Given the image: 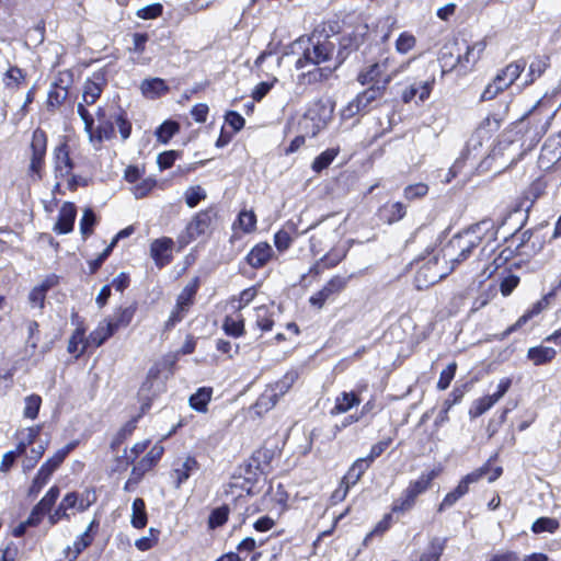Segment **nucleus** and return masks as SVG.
Returning a JSON list of instances; mask_svg holds the SVG:
<instances>
[{"label":"nucleus","mask_w":561,"mask_h":561,"mask_svg":"<svg viewBox=\"0 0 561 561\" xmlns=\"http://www.w3.org/2000/svg\"><path fill=\"white\" fill-rule=\"evenodd\" d=\"M499 228L492 219H483L468 229H465L446 243L442 252L445 262L451 264V268H456L460 263L466 261L474 249L482 245L481 253L493 251L492 244L497 240Z\"/></svg>","instance_id":"1"},{"label":"nucleus","mask_w":561,"mask_h":561,"mask_svg":"<svg viewBox=\"0 0 561 561\" xmlns=\"http://www.w3.org/2000/svg\"><path fill=\"white\" fill-rule=\"evenodd\" d=\"M451 264L445 262V257H439V253L428 254L423 259L422 265L415 275V284L419 289L427 288L445 278L451 271Z\"/></svg>","instance_id":"2"},{"label":"nucleus","mask_w":561,"mask_h":561,"mask_svg":"<svg viewBox=\"0 0 561 561\" xmlns=\"http://www.w3.org/2000/svg\"><path fill=\"white\" fill-rule=\"evenodd\" d=\"M394 78V73L386 75L381 84H371L368 89L358 93L342 111L343 118H352L353 116L369 111L373 103L381 99L386 92L387 87Z\"/></svg>","instance_id":"3"},{"label":"nucleus","mask_w":561,"mask_h":561,"mask_svg":"<svg viewBox=\"0 0 561 561\" xmlns=\"http://www.w3.org/2000/svg\"><path fill=\"white\" fill-rule=\"evenodd\" d=\"M434 478L435 472L431 471L422 473L416 480L411 481L400 496L392 503L391 512L405 514L411 511L416 503V499L430 489Z\"/></svg>","instance_id":"4"},{"label":"nucleus","mask_w":561,"mask_h":561,"mask_svg":"<svg viewBox=\"0 0 561 561\" xmlns=\"http://www.w3.org/2000/svg\"><path fill=\"white\" fill-rule=\"evenodd\" d=\"M556 115V111L546 104H537L529 111L527 115L529 127L525 137L529 140V148L536 146L548 131L551 121Z\"/></svg>","instance_id":"5"},{"label":"nucleus","mask_w":561,"mask_h":561,"mask_svg":"<svg viewBox=\"0 0 561 561\" xmlns=\"http://www.w3.org/2000/svg\"><path fill=\"white\" fill-rule=\"evenodd\" d=\"M332 108L322 102L310 105L299 121V130L307 136L314 137L327 127L331 119Z\"/></svg>","instance_id":"6"},{"label":"nucleus","mask_w":561,"mask_h":561,"mask_svg":"<svg viewBox=\"0 0 561 561\" xmlns=\"http://www.w3.org/2000/svg\"><path fill=\"white\" fill-rule=\"evenodd\" d=\"M216 219L217 208L215 206L201 210L187 224L185 231L179 236V243L184 247L198 237L205 234Z\"/></svg>","instance_id":"7"},{"label":"nucleus","mask_w":561,"mask_h":561,"mask_svg":"<svg viewBox=\"0 0 561 561\" xmlns=\"http://www.w3.org/2000/svg\"><path fill=\"white\" fill-rule=\"evenodd\" d=\"M310 46L305 47L304 54L296 61V68L302 69L309 65L318 66L331 58L334 51V45L330 41H317L308 38Z\"/></svg>","instance_id":"8"},{"label":"nucleus","mask_w":561,"mask_h":561,"mask_svg":"<svg viewBox=\"0 0 561 561\" xmlns=\"http://www.w3.org/2000/svg\"><path fill=\"white\" fill-rule=\"evenodd\" d=\"M489 471L488 465L468 473L458 483V485L450 492H448L439 504L438 511L443 512L446 508L454 506L461 497L468 492L471 484L482 479Z\"/></svg>","instance_id":"9"},{"label":"nucleus","mask_w":561,"mask_h":561,"mask_svg":"<svg viewBox=\"0 0 561 561\" xmlns=\"http://www.w3.org/2000/svg\"><path fill=\"white\" fill-rule=\"evenodd\" d=\"M47 149V136L44 130L37 128L33 131L32 141H31V162L28 167V172L32 178L36 180L42 179V169L45 162Z\"/></svg>","instance_id":"10"},{"label":"nucleus","mask_w":561,"mask_h":561,"mask_svg":"<svg viewBox=\"0 0 561 561\" xmlns=\"http://www.w3.org/2000/svg\"><path fill=\"white\" fill-rule=\"evenodd\" d=\"M409 66V62L401 64L400 67L390 69V58H385L382 61L370 65L365 70L360 71L357 80L360 84H381L386 75L394 73V77L403 71Z\"/></svg>","instance_id":"11"},{"label":"nucleus","mask_w":561,"mask_h":561,"mask_svg":"<svg viewBox=\"0 0 561 561\" xmlns=\"http://www.w3.org/2000/svg\"><path fill=\"white\" fill-rule=\"evenodd\" d=\"M352 275L333 276L320 290H318L309 298L310 305L321 309L327 301L332 300L336 295L345 289Z\"/></svg>","instance_id":"12"},{"label":"nucleus","mask_w":561,"mask_h":561,"mask_svg":"<svg viewBox=\"0 0 561 561\" xmlns=\"http://www.w3.org/2000/svg\"><path fill=\"white\" fill-rule=\"evenodd\" d=\"M114 123V114H112L106 119L100 121L96 127L93 126L91 130L87 133L89 141L95 149H100L104 140H111L115 137Z\"/></svg>","instance_id":"13"},{"label":"nucleus","mask_w":561,"mask_h":561,"mask_svg":"<svg viewBox=\"0 0 561 561\" xmlns=\"http://www.w3.org/2000/svg\"><path fill=\"white\" fill-rule=\"evenodd\" d=\"M199 469V465L194 457L187 456L174 462L171 477L174 480V486L179 489L188 480L192 473Z\"/></svg>","instance_id":"14"},{"label":"nucleus","mask_w":561,"mask_h":561,"mask_svg":"<svg viewBox=\"0 0 561 561\" xmlns=\"http://www.w3.org/2000/svg\"><path fill=\"white\" fill-rule=\"evenodd\" d=\"M77 217L76 205L71 202L62 204L59 210L58 219L54 226V231L59 234H66L72 231Z\"/></svg>","instance_id":"15"},{"label":"nucleus","mask_w":561,"mask_h":561,"mask_svg":"<svg viewBox=\"0 0 561 561\" xmlns=\"http://www.w3.org/2000/svg\"><path fill=\"white\" fill-rule=\"evenodd\" d=\"M54 164L56 178H66L71 173L73 162L70 159L66 142L60 144L54 149Z\"/></svg>","instance_id":"16"},{"label":"nucleus","mask_w":561,"mask_h":561,"mask_svg":"<svg viewBox=\"0 0 561 561\" xmlns=\"http://www.w3.org/2000/svg\"><path fill=\"white\" fill-rule=\"evenodd\" d=\"M162 454L163 447L156 445L136 466H134L131 476H135V483H138L142 476L160 460Z\"/></svg>","instance_id":"17"},{"label":"nucleus","mask_w":561,"mask_h":561,"mask_svg":"<svg viewBox=\"0 0 561 561\" xmlns=\"http://www.w3.org/2000/svg\"><path fill=\"white\" fill-rule=\"evenodd\" d=\"M526 65L527 62L525 59H518L511 62L495 76L497 83L502 84V87L508 88L517 80Z\"/></svg>","instance_id":"18"},{"label":"nucleus","mask_w":561,"mask_h":561,"mask_svg":"<svg viewBox=\"0 0 561 561\" xmlns=\"http://www.w3.org/2000/svg\"><path fill=\"white\" fill-rule=\"evenodd\" d=\"M435 79L427 80L424 82H415L412 83L410 87H408L403 93H402V101L404 103H410L412 100H414L416 96L419 98L420 102L425 101L434 85Z\"/></svg>","instance_id":"19"},{"label":"nucleus","mask_w":561,"mask_h":561,"mask_svg":"<svg viewBox=\"0 0 561 561\" xmlns=\"http://www.w3.org/2000/svg\"><path fill=\"white\" fill-rule=\"evenodd\" d=\"M273 249L266 242H260L254 245L247 255V262L253 268H260L264 266L272 257Z\"/></svg>","instance_id":"20"},{"label":"nucleus","mask_w":561,"mask_h":561,"mask_svg":"<svg viewBox=\"0 0 561 561\" xmlns=\"http://www.w3.org/2000/svg\"><path fill=\"white\" fill-rule=\"evenodd\" d=\"M360 404L359 396L354 391H343L336 398L334 407L330 410L331 415H339L348 412Z\"/></svg>","instance_id":"21"},{"label":"nucleus","mask_w":561,"mask_h":561,"mask_svg":"<svg viewBox=\"0 0 561 561\" xmlns=\"http://www.w3.org/2000/svg\"><path fill=\"white\" fill-rule=\"evenodd\" d=\"M173 245V241L170 238L157 239L151 243L150 252L154 262L163 266L170 262V252Z\"/></svg>","instance_id":"22"},{"label":"nucleus","mask_w":561,"mask_h":561,"mask_svg":"<svg viewBox=\"0 0 561 561\" xmlns=\"http://www.w3.org/2000/svg\"><path fill=\"white\" fill-rule=\"evenodd\" d=\"M78 503V493L70 492L67 493L57 508L51 513L48 517L49 523L51 525L57 524L60 519L66 518L69 519L70 515L68 513L69 510L76 508Z\"/></svg>","instance_id":"23"},{"label":"nucleus","mask_w":561,"mask_h":561,"mask_svg":"<svg viewBox=\"0 0 561 561\" xmlns=\"http://www.w3.org/2000/svg\"><path fill=\"white\" fill-rule=\"evenodd\" d=\"M104 79L95 77V79H88L83 85L82 101L87 105H92L101 96L103 92Z\"/></svg>","instance_id":"24"},{"label":"nucleus","mask_w":561,"mask_h":561,"mask_svg":"<svg viewBox=\"0 0 561 561\" xmlns=\"http://www.w3.org/2000/svg\"><path fill=\"white\" fill-rule=\"evenodd\" d=\"M140 90L147 99H157L167 93L169 88L163 79L151 78L141 82Z\"/></svg>","instance_id":"25"},{"label":"nucleus","mask_w":561,"mask_h":561,"mask_svg":"<svg viewBox=\"0 0 561 561\" xmlns=\"http://www.w3.org/2000/svg\"><path fill=\"white\" fill-rule=\"evenodd\" d=\"M78 446V440H72L67 444L65 447L58 449L54 456L48 458L43 465L42 468H46L49 474H53L54 471L62 463L65 458Z\"/></svg>","instance_id":"26"},{"label":"nucleus","mask_w":561,"mask_h":561,"mask_svg":"<svg viewBox=\"0 0 561 561\" xmlns=\"http://www.w3.org/2000/svg\"><path fill=\"white\" fill-rule=\"evenodd\" d=\"M369 467V460L358 458L353 462L346 474L343 477V483L351 486L355 485Z\"/></svg>","instance_id":"27"},{"label":"nucleus","mask_w":561,"mask_h":561,"mask_svg":"<svg viewBox=\"0 0 561 561\" xmlns=\"http://www.w3.org/2000/svg\"><path fill=\"white\" fill-rule=\"evenodd\" d=\"M64 80L60 78L58 82H54L49 92H48V99H47V106L48 108L55 110L59 107L67 99L68 96V88L67 85L62 84Z\"/></svg>","instance_id":"28"},{"label":"nucleus","mask_w":561,"mask_h":561,"mask_svg":"<svg viewBox=\"0 0 561 561\" xmlns=\"http://www.w3.org/2000/svg\"><path fill=\"white\" fill-rule=\"evenodd\" d=\"M548 307V297H543L537 302L533 305V307L525 312L519 319L507 329L505 334H511L512 332L516 331L518 328H522L524 324H526L531 318L535 316H538L542 310H545Z\"/></svg>","instance_id":"29"},{"label":"nucleus","mask_w":561,"mask_h":561,"mask_svg":"<svg viewBox=\"0 0 561 561\" xmlns=\"http://www.w3.org/2000/svg\"><path fill=\"white\" fill-rule=\"evenodd\" d=\"M211 396H213L211 388L202 387L190 397V399H188L190 407L197 412L205 413L207 411V405L211 399Z\"/></svg>","instance_id":"30"},{"label":"nucleus","mask_w":561,"mask_h":561,"mask_svg":"<svg viewBox=\"0 0 561 561\" xmlns=\"http://www.w3.org/2000/svg\"><path fill=\"white\" fill-rule=\"evenodd\" d=\"M557 355V352L553 347L549 346H534L530 347L527 352V357L535 365H543L551 362Z\"/></svg>","instance_id":"31"},{"label":"nucleus","mask_w":561,"mask_h":561,"mask_svg":"<svg viewBox=\"0 0 561 561\" xmlns=\"http://www.w3.org/2000/svg\"><path fill=\"white\" fill-rule=\"evenodd\" d=\"M93 535L88 533H82L78 536L73 541V546L65 549V554L69 561H75L79 554L93 542Z\"/></svg>","instance_id":"32"},{"label":"nucleus","mask_w":561,"mask_h":561,"mask_svg":"<svg viewBox=\"0 0 561 561\" xmlns=\"http://www.w3.org/2000/svg\"><path fill=\"white\" fill-rule=\"evenodd\" d=\"M116 331L110 324V322L100 323L99 327L92 331L88 337V343L95 347L101 346L108 337H111Z\"/></svg>","instance_id":"33"},{"label":"nucleus","mask_w":561,"mask_h":561,"mask_svg":"<svg viewBox=\"0 0 561 561\" xmlns=\"http://www.w3.org/2000/svg\"><path fill=\"white\" fill-rule=\"evenodd\" d=\"M130 523L133 527L141 529L147 525V512L145 501L140 497L134 500L131 505Z\"/></svg>","instance_id":"34"},{"label":"nucleus","mask_w":561,"mask_h":561,"mask_svg":"<svg viewBox=\"0 0 561 561\" xmlns=\"http://www.w3.org/2000/svg\"><path fill=\"white\" fill-rule=\"evenodd\" d=\"M225 333L232 337H239L244 333V320L241 314L227 316L222 323Z\"/></svg>","instance_id":"35"},{"label":"nucleus","mask_w":561,"mask_h":561,"mask_svg":"<svg viewBox=\"0 0 561 561\" xmlns=\"http://www.w3.org/2000/svg\"><path fill=\"white\" fill-rule=\"evenodd\" d=\"M465 47L466 53L462 56L458 55L456 60L457 64H460L462 66L474 64L479 59L482 51L484 50L485 44L483 42H477L471 46L465 44Z\"/></svg>","instance_id":"36"},{"label":"nucleus","mask_w":561,"mask_h":561,"mask_svg":"<svg viewBox=\"0 0 561 561\" xmlns=\"http://www.w3.org/2000/svg\"><path fill=\"white\" fill-rule=\"evenodd\" d=\"M297 378V370H289L283 376V378L272 385L268 389L272 392H275L276 397L279 399V397L284 396L293 387Z\"/></svg>","instance_id":"37"},{"label":"nucleus","mask_w":561,"mask_h":561,"mask_svg":"<svg viewBox=\"0 0 561 561\" xmlns=\"http://www.w3.org/2000/svg\"><path fill=\"white\" fill-rule=\"evenodd\" d=\"M446 539L433 538L419 561H438L445 549Z\"/></svg>","instance_id":"38"},{"label":"nucleus","mask_w":561,"mask_h":561,"mask_svg":"<svg viewBox=\"0 0 561 561\" xmlns=\"http://www.w3.org/2000/svg\"><path fill=\"white\" fill-rule=\"evenodd\" d=\"M199 286L198 278H194L180 293L176 299L180 308H190Z\"/></svg>","instance_id":"39"},{"label":"nucleus","mask_w":561,"mask_h":561,"mask_svg":"<svg viewBox=\"0 0 561 561\" xmlns=\"http://www.w3.org/2000/svg\"><path fill=\"white\" fill-rule=\"evenodd\" d=\"M179 123L174 121H165L157 128L154 134L158 141L165 145L179 131Z\"/></svg>","instance_id":"40"},{"label":"nucleus","mask_w":561,"mask_h":561,"mask_svg":"<svg viewBox=\"0 0 561 561\" xmlns=\"http://www.w3.org/2000/svg\"><path fill=\"white\" fill-rule=\"evenodd\" d=\"M339 154L337 148H330L325 151L321 152L312 162V170L317 173H320L322 170L327 169L333 160Z\"/></svg>","instance_id":"41"},{"label":"nucleus","mask_w":561,"mask_h":561,"mask_svg":"<svg viewBox=\"0 0 561 561\" xmlns=\"http://www.w3.org/2000/svg\"><path fill=\"white\" fill-rule=\"evenodd\" d=\"M557 152H559V149L557 146H554L553 142L548 139L543 147L541 148V152L539 156V162L541 165L549 167L550 164H553L561 160V157L557 156Z\"/></svg>","instance_id":"42"},{"label":"nucleus","mask_w":561,"mask_h":561,"mask_svg":"<svg viewBox=\"0 0 561 561\" xmlns=\"http://www.w3.org/2000/svg\"><path fill=\"white\" fill-rule=\"evenodd\" d=\"M95 224L96 216L94 211L91 208H85L79 222L80 233L84 240L93 233Z\"/></svg>","instance_id":"43"},{"label":"nucleus","mask_w":561,"mask_h":561,"mask_svg":"<svg viewBox=\"0 0 561 561\" xmlns=\"http://www.w3.org/2000/svg\"><path fill=\"white\" fill-rule=\"evenodd\" d=\"M496 402L497 401L493 398L492 394L479 398L473 402V405L469 411L470 417L476 419L481 416L488 410H490Z\"/></svg>","instance_id":"44"},{"label":"nucleus","mask_w":561,"mask_h":561,"mask_svg":"<svg viewBox=\"0 0 561 561\" xmlns=\"http://www.w3.org/2000/svg\"><path fill=\"white\" fill-rule=\"evenodd\" d=\"M135 309L128 307L119 309L114 313L113 318L108 320L110 324L117 331L119 328L127 327L133 320Z\"/></svg>","instance_id":"45"},{"label":"nucleus","mask_w":561,"mask_h":561,"mask_svg":"<svg viewBox=\"0 0 561 561\" xmlns=\"http://www.w3.org/2000/svg\"><path fill=\"white\" fill-rule=\"evenodd\" d=\"M255 317H256V325L257 328L263 331L267 332L271 331L274 325V320L272 318V314L266 306H261L255 309Z\"/></svg>","instance_id":"46"},{"label":"nucleus","mask_w":561,"mask_h":561,"mask_svg":"<svg viewBox=\"0 0 561 561\" xmlns=\"http://www.w3.org/2000/svg\"><path fill=\"white\" fill-rule=\"evenodd\" d=\"M206 196V191L199 185L191 186L184 193L185 203L190 208L196 207Z\"/></svg>","instance_id":"47"},{"label":"nucleus","mask_w":561,"mask_h":561,"mask_svg":"<svg viewBox=\"0 0 561 561\" xmlns=\"http://www.w3.org/2000/svg\"><path fill=\"white\" fill-rule=\"evenodd\" d=\"M382 213L386 216L387 221L392 224L402 219L407 213V209L402 203L397 202L385 206Z\"/></svg>","instance_id":"48"},{"label":"nucleus","mask_w":561,"mask_h":561,"mask_svg":"<svg viewBox=\"0 0 561 561\" xmlns=\"http://www.w3.org/2000/svg\"><path fill=\"white\" fill-rule=\"evenodd\" d=\"M416 38L409 32H402L396 41V50L399 54H408L415 47Z\"/></svg>","instance_id":"49"},{"label":"nucleus","mask_w":561,"mask_h":561,"mask_svg":"<svg viewBox=\"0 0 561 561\" xmlns=\"http://www.w3.org/2000/svg\"><path fill=\"white\" fill-rule=\"evenodd\" d=\"M42 399L37 394L27 396L24 400L23 415L27 419L34 420L39 411Z\"/></svg>","instance_id":"50"},{"label":"nucleus","mask_w":561,"mask_h":561,"mask_svg":"<svg viewBox=\"0 0 561 561\" xmlns=\"http://www.w3.org/2000/svg\"><path fill=\"white\" fill-rule=\"evenodd\" d=\"M229 515V507L227 505H222L211 511L208 518V526L210 529H215L217 527L222 526Z\"/></svg>","instance_id":"51"},{"label":"nucleus","mask_w":561,"mask_h":561,"mask_svg":"<svg viewBox=\"0 0 561 561\" xmlns=\"http://www.w3.org/2000/svg\"><path fill=\"white\" fill-rule=\"evenodd\" d=\"M559 528V522L554 518L550 517H540L534 522L531 526V530L535 534H540L543 531L554 533Z\"/></svg>","instance_id":"52"},{"label":"nucleus","mask_w":561,"mask_h":561,"mask_svg":"<svg viewBox=\"0 0 561 561\" xmlns=\"http://www.w3.org/2000/svg\"><path fill=\"white\" fill-rule=\"evenodd\" d=\"M47 447V443H39L36 447H33L30 450V455L23 461V469L31 470L38 462V460L43 457Z\"/></svg>","instance_id":"53"},{"label":"nucleus","mask_w":561,"mask_h":561,"mask_svg":"<svg viewBox=\"0 0 561 561\" xmlns=\"http://www.w3.org/2000/svg\"><path fill=\"white\" fill-rule=\"evenodd\" d=\"M50 476L48 473V470L46 468H39L36 477L33 479L32 484L28 489V495L35 496L37 495L41 490L44 488V485L48 482L50 479Z\"/></svg>","instance_id":"54"},{"label":"nucleus","mask_w":561,"mask_h":561,"mask_svg":"<svg viewBox=\"0 0 561 561\" xmlns=\"http://www.w3.org/2000/svg\"><path fill=\"white\" fill-rule=\"evenodd\" d=\"M156 184L157 181L154 179L147 178L136 183L131 192L136 198H144L154 188Z\"/></svg>","instance_id":"55"},{"label":"nucleus","mask_w":561,"mask_h":561,"mask_svg":"<svg viewBox=\"0 0 561 561\" xmlns=\"http://www.w3.org/2000/svg\"><path fill=\"white\" fill-rule=\"evenodd\" d=\"M548 67V62L543 58H535L529 65V71L526 80V84L533 83L537 78H539Z\"/></svg>","instance_id":"56"},{"label":"nucleus","mask_w":561,"mask_h":561,"mask_svg":"<svg viewBox=\"0 0 561 561\" xmlns=\"http://www.w3.org/2000/svg\"><path fill=\"white\" fill-rule=\"evenodd\" d=\"M59 494V488L54 485L36 505L46 514L51 510Z\"/></svg>","instance_id":"57"},{"label":"nucleus","mask_w":561,"mask_h":561,"mask_svg":"<svg viewBox=\"0 0 561 561\" xmlns=\"http://www.w3.org/2000/svg\"><path fill=\"white\" fill-rule=\"evenodd\" d=\"M501 122L494 116L485 117L479 127L477 128V135L479 137L489 136L491 133L496 131L500 128Z\"/></svg>","instance_id":"58"},{"label":"nucleus","mask_w":561,"mask_h":561,"mask_svg":"<svg viewBox=\"0 0 561 561\" xmlns=\"http://www.w3.org/2000/svg\"><path fill=\"white\" fill-rule=\"evenodd\" d=\"M115 124L118 126V130L123 140L129 138L131 134V124L126 117V113L124 111H119L118 113H114Z\"/></svg>","instance_id":"59"},{"label":"nucleus","mask_w":561,"mask_h":561,"mask_svg":"<svg viewBox=\"0 0 561 561\" xmlns=\"http://www.w3.org/2000/svg\"><path fill=\"white\" fill-rule=\"evenodd\" d=\"M457 370V364L455 362L447 365V367L440 373L439 379L437 381V388L439 390H445L449 387L451 380L455 377Z\"/></svg>","instance_id":"60"},{"label":"nucleus","mask_w":561,"mask_h":561,"mask_svg":"<svg viewBox=\"0 0 561 561\" xmlns=\"http://www.w3.org/2000/svg\"><path fill=\"white\" fill-rule=\"evenodd\" d=\"M278 398L276 397L275 392H272L270 389H266L257 399L255 407L260 411H268L276 404Z\"/></svg>","instance_id":"61"},{"label":"nucleus","mask_w":561,"mask_h":561,"mask_svg":"<svg viewBox=\"0 0 561 561\" xmlns=\"http://www.w3.org/2000/svg\"><path fill=\"white\" fill-rule=\"evenodd\" d=\"M39 431H41V427L35 426V427H28L26 430V432L23 433V437H22L21 442L19 443V445L16 446L19 454L25 453L26 447L28 445H32L35 442L36 437L39 435Z\"/></svg>","instance_id":"62"},{"label":"nucleus","mask_w":561,"mask_h":561,"mask_svg":"<svg viewBox=\"0 0 561 561\" xmlns=\"http://www.w3.org/2000/svg\"><path fill=\"white\" fill-rule=\"evenodd\" d=\"M238 222L244 232H251L255 228L256 216L253 211L243 210L238 216Z\"/></svg>","instance_id":"63"},{"label":"nucleus","mask_w":561,"mask_h":561,"mask_svg":"<svg viewBox=\"0 0 561 561\" xmlns=\"http://www.w3.org/2000/svg\"><path fill=\"white\" fill-rule=\"evenodd\" d=\"M162 5L160 3H152L146 5L137 11V16L142 20L156 19L162 14Z\"/></svg>","instance_id":"64"}]
</instances>
